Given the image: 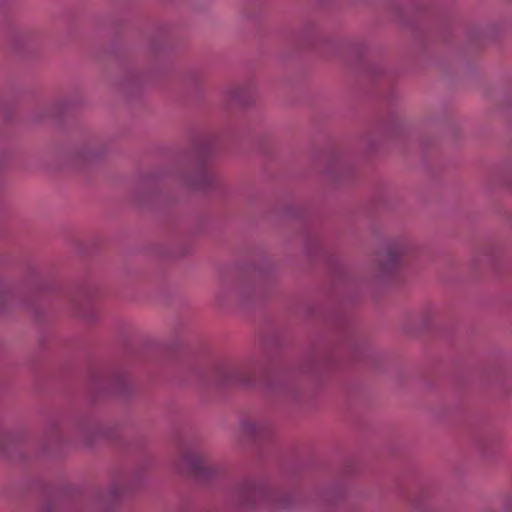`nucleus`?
<instances>
[{
    "label": "nucleus",
    "mask_w": 512,
    "mask_h": 512,
    "mask_svg": "<svg viewBox=\"0 0 512 512\" xmlns=\"http://www.w3.org/2000/svg\"><path fill=\"white\" fill-rule=\"evenodd\" d=\"M208 382L219 388L229 386L252 388L259 383L267 395L291 398L296 397L298 391V383L292 373L283 371L273 374L256 358L249 359L242 365L217 363L212 369Z\"/></svg>",
    "instance_id": "f257e3e1"
},
{
    "label": "nucleus",
    "mask_w": 512,
    "mask_h": 512,
    "mask_svg": "<svg viewBox=\"0 0 512 512\" xmlns=\"http://www.w3.org/2000/svg\"><path fill=\"white\" fill-rule=\"evenodd\" d=\"M218 136L207 132L198 136L193 145L192 164L181 166L174 172L179 183L191 190H207L215 184V176L209 172L204 163L215 153Z\"/></svg>",
    "instance_id": "f03ea898"
},
{
    "label": "nucleus",
    "mask_w": 512,
    "mask_h": 512,
    "mask_svg": "<svg viewBox=\"0 0 512 512\" xmlns=\"http://www.w3.org/2000/svg\"><path fill=\"white\" fill-rule=\"evenodd\" d=\"M230 501L241 509H253L264 503L286 506L264 476L242 479L230 492Z\"/></svg>",
    "instance_id": "7ed1b4c3"
},
{
    "label": "nucleus",
    "mask_w": 512,
    "mask_h": 512,
    "mask_svg": "<svg viewBox=\"0 0 512 512\" xmlns=\"http://www.w3.org/2000/svg\"><path fill=\"white\" fill-rule=\"evenodd\" d=\"M264 296L263 281L255 277H243L234 285L223 281L215 293V299L220 305L236 301L241 306H249L261 301Z\"/></svg>",
    "instance_id": "20e7f679"
},
{
    "label": "nucleus",
    "mask_w": 512,
    "mask_h": 512,
    "mask_svg": "<svg viewBox=\"0 0 512 512\" xmlns=\"http://www.w3.org/2000/svg\"><path fill=\"white\" fill-rule=\"evenodd\" d=\"M180 470L185 471L200 482H210L222 476L226 467L215 462L198 447H187L182 451Z\"/></svg>",
    "instance_id": "39448f33"
},
{
    "label": "nucleus",
    "mask_w": 512,
    "mask_h": 512,
    "mask_svg": "<svg viewBox=\"0 0 512 512\" xmlns=\"http://www.w3.org/2000/svg\"><path fill=\"white\" fill-rule=\"evenodd\" d=\"M408 251L409 245L404 241L388 242L385 250L377 255V277L386 279L396 273L400 267L401 257Z\"/></svg>",
    "instance_id": "423d86ee"
},
{
    "label": "nucleus",
    "mask_w": 512,
    "mask_h": 512,
    "mask_svg": "<svg viewBox=\"0 0 512 512\" xmlns=\"http://www.w3.org/2000/svg\"><path fill=\"white\" fill-rule=\"evenodd\" d=\"M91 387L100 394H114L119 396L127 395L131 385L123 373L104 375L101 372H94L90 378Z\"/></svg>",
    "instance_id": "0eeeda50"
},
{
    "label": "nucleus",
    "mask_w": 512,
    "mask_h": 512,
    "mask_svg": "<svg viewBox=\"0 0 512 512\" xmlns=\"http://www.w3.org/2000/svg\"><path fill=\"white\" fill-rule=\"evenodd\" d=\"M240 427L245 437L259 444L270 439L273 434L272 423L262 418L243 419Z\"/></svg>",
    "instance_id": "6e6552de"
},
{
    "label": "nucleus",
    "mask_w": 512,
    "mask_h": 512,
    "mask_svg": "<svg viewBox=\"0 0 512 512\" xmlns=\"http://www.w3.org/2000/svg\"><path fill=\"white\" fill-rule=\"evenodd\" d=\"M338 365L337 357L330 351L319 352L312 349L306 356L304 366L301 370L305 373H316L331 370Z\"/></svg>",
    "instance_id": "1a4fd4ad"
},
{
    "label": "nucleus",
    "mask_w": 512,
    "mask_h": 512,
    "mask_svg": "<svg viewBox=\"0 0 512 512\" xmlns=\"http://www.w3.org/2000/svg\"><path fill=\"white\" fill-rule=\"evenodd\" d=\"M225 97L228 104L249 106L255 101V88L252 84L230 87L225 91Z\"/></svg>",
    "instance_id": "9d476101"
},
{
    "label": "nucleus",
    "mask_w": 512,
    "mask_h": 512,
    "mask_svg": "<svg viewBox=\"0 0 512 512\" xmlns=\"http://www.w3.org/2000/svg\"><path fill=\"white\" fill-rule=\"evenodd\" d=\"M77 430L86 445H91L95 436L104 434L98 423L86 418L77 423Z\"/></svg>",
    "instance_id": "9b49d317"
},
{
    "label": "nucleus",
    "mask_w": 512,
    "mask_h": 512,
    "mask_svg": "<svg viewBox=\"0 0 512 512\" xmlns=\"http://www.w3.org/2000/svg\"><path fill=\"white\" fill-rule=\"evenodd\" d=\"M121 483V479L115 480L108 490L100 491L97 495L98 502L105 506L116 503L126 491V488L120 487Z\"/></svg>",
    "instance_id": "f8f14e48"
},
{
    "label": "nucleus",
    "mask_w": 512,
    "mask_h": 512,
    "mask_svg": "<svg viewBox=\"0 0 512 512\" xmlns=\"http://www.w3.org/2000/svg\"><path fill=\"white\" fill-rule=\"evenodd\" d=\"M350 171L344 166L338 158H333L328 162L325 174L331 176L336 181L344 179Z\"/></svg>",
    "instance_id": "ddd939ff"
},
{
    "label": "nucleus",
    "mask_w": 512,
    "mask_h": 512,
    "mask_svg": "<svg viewBox=\"0 0 512 512\" xmlns=\"http://www.w3.org/2000/svg\"><path fill=\"white\" fill-rule=\"evenodd\" d=\"M344 350L349 354L352 361H358L363 356L364 347L357 341L351 340L345 345Z\"/></svg>",
    "instance_id": "4468645a"
},
{
    "label": "nucleus",
    "mask_w": 512,
    "mask_h": 512,
    "mask_svg": "<svg viewBox=\"0 0 512 512\" xmlns=\"http://www.w3.org/2000/svg\"><path fill=\"white\" fill-rule=\"evenodd\" d=\"M14 292L4 283L0 282V309H3L8 302L14 301Z\"/></svg>",
    "instance_id": "2eb2a0df"
},
{
    "label": "nucleus",
    "mask_w": 512,
    "mask_h": 512,
    "mask_svg": "<svg viewBox=\"0 0 512 512\" xmlns=\"http://www.w3.org/2000/svg\"><path fill=\"white\" fill-rule=\"evenodd\" d=\"M78 314L83 317L88 323H93L98 319V313L94 309H87L79 311Z\"/></svg>",
    "instance_id": "dca6fc26"
},
{
    "label": "nucleus",
    "mask_w": 512,
    "mask_h": 512,
    "mask_svg": "<svg viewBox=\"0 0 512 512\" xmlns=\"http://www.w3.org/2000/svg\"><path fill=\"white\" fill-rule=\"evenodd\" d=\"M315 30H316V27L314 24L310 23V24H307L304 28H303V31H302V36L304 38H307L305 41L307 44H310L312 41H311V38L313 37L314 33H315Z\"/></svg>",
    "instance_id": "f3484780"
},
{
    "label": "nucleus",
    "mask_w": 512,
    "mask_h": 512,
    "mask_svg": "<svg viewBox=\"0 0 512 512\" xmlns=\"http://www.w3.org/2000/svg\"><path fill=\"white\" fill-rule=\"evenodd\" d=\"M78 157L81 158L83 161H89L97 157V154L94 150H82L79 152Z\"/></svg>",
    "instance_id": "a211bd4d"
},
{
    "label": "nucleus",
    "mask_w": 512,
    "mask_h": 512,
    "mask_svg": "<svg viewBox=\"0 0 512 512\" xmlns=\"http://www.w3.org/2000/svg\"><path fill=\"white\" fill-rule=\"evenodd\" d=\"M55 504L52 503V502H47L45 503V505L43 506V510L42 512H55Z\"/></svg>",
    "instance_id": "6ab92c4d"
},
{
    "label": "nucleus",
    "mask_w": 512,
    "mask_h": 512,
    "mask_svg": "<svg viewBox=\"0 0 512 512\" xmlns=\"http://www.w3.org/2000/svg\"><path fill=\"white\" fill-rule=\"evenodd\" d=\"M42 289H43L42 284H40L38 282L29 287V291H31V292L39 291V290H42Z\"/></svg>",
    "instance_id": "aec40b11"
},
{
    "label": "nucleus",
    "mask_w": 512,
    "mask_h": 512,
    "mask_svg": "<svg viewBox=\"0 0 512 512\" xmlns=\"http://www.w3.org/2000/svg\"><path fill=\"white\" fill-rule=\"evenodd\" d=\"M19 302H20V303H22L23 305H26V306H27L29 309H31V310H33V309H34L33 304H32V303H30V302H26V300H24V299H20V300H19Z\"/></svg>",
    "instance_id": "412c9836"
},
{
    "label": "nucleus",
    "mask_w": 512,
    "mask_h": 512,
    "mask_svg": "<svg viewBox=\"0 0 512 512\" xmlns=\"http://www.w3.org/2000/svg\"><path fill=\"white\" fill-rule=\"evenodd\" d=\"M79 297L90 298L91 295L86 291V289H82L80 294H79Z\"/></svg>",
    "instance_id": "4be33fe9"
},
{
    "label": "nucleus",
    "mask_w": 512,
    "mask_h": 512,
    "mask_svg": "<svg viewBox=\"0 0 512 512\" xmlns=\"http://www.w3.org/2000/svg\"><path fill=\"white\" fill-rule=\"evenodd\" d=\"M136 481L132 480L129 484H128V488H132L136 485Z\"/></svg>",
    "instance_id": "5701e85b"
},
{
    "label": "nucleus",
    "mask_w": 512,
    "mask_h": 512,
    "mask_svg": "<svg viewBox=\"0 0 512 512\" xmlns=\"http://www.w3.org/2000/svg\"><path fill=\"white\" fill-rule=\"evenodd\" d=\"M77 302H78V298H74L73 299V305H75V306L78 305Z\"/></svg>",
    "instance_id": "b1692460"
}]
</instances>
